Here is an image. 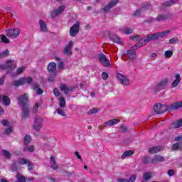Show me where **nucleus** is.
Returning a JSON list of instances; mask_svg holds the SVG:
<instances>
[{"instance_id":"4d7b16f0","label":"nucleus","mask_w":182,"mask_h":182,"mask_svg":"<svg viewBox=\"0 0 182 182\" xmlns=\"http://www.w3.org/2000/svg\"><path fill=\"white\" fill-rule=\"evenodd\" d=\"M102 77L104 80H106L109 77V75H107V73L104 72L102 73Z\"/></svg>"},{"instance_id":"9b49d317","label":"nucleus","mask_w":182,"mask_h":182,"mask_svg":"<svg viewBox=\"0 0 182 182\" xmlns=\"http://www.w3.org/2000/svg\"><path fill=\"white\" fill-rule=\"evenodd\" d=\"M28 95L25 94L23 95H21L17 98V100L20 105H23V106H28L26 103H28Z\"/></svg>"},{"instance_id":"f704fd0d","label":"nucleus","mask_w":182,"mask_h":182,"mask_svg":"<svg viewBox=\"0 0 182 182\" xmlns=\"http://www.w3.org/2000/svg\"><path fill=\"white\" fill-rule=\"evenodd\" d=\"M130 156H133V152L132 151H127L123 153L122 159H126V157H129Z\"/></svg>"},{"instance_id":"052dcab7","label":"nucleus","mask_w":182,"mask_h":182,"mask_svg":"<svg viewBox=\"0 0 182 182\" xmlns=\"http://www.w3.org/2000/svg\"><path fill=\"white\" fill-rule=\"evenodd\" d=\"M32 77H28L27 78H26V83L31 85V83H32Z\"/></svg>"},{"instance_id":"0e129e2a","label":"nucleus","mask_w":182,"mask_h":182,"mask_svg":"<svg viewBox=\"0 0 182 182\" xmlns=\"http://www.w3.org/2000/svg\"><path fill=\"white\" fill-rule=\"evenodd\" d=\"M141 14V10H136L134 12V16H139Z\"/></svg>"},{"instance_id":"b1692460","label":"nucleus","mask_w":182,"mask_h":182,"mask_svg":"<svg viewBox=\"0 0 182 182\" xmlns=\"http://www.w3.org/2000/svg\"><path fill=\"white\" fill-rule=\"evenodd\" d=\"M109 38L115 43H119V45L123 43V42L122 41V38H120L119 36H117L116 35L109 36Z\"/></svg>"},{"instance_id":"dca6fc26","label":"nucleus","mask_w":182,"mask_h":182,"mask_svg":"<svg viewBox=\"0 0 182 182\" xmlns=\"http://www.w3.org/2000/svg\"><path fill=\"white\" fill-rule=\"evenodd\" d=\"M39 26H40V31L43 33L48 32V26L46 25V23L45 21L40 20L38 22Z\"/></svg>"},{"instance_id":"ddd939ff","label":"nucleus","mask_w":182,"mask_h":182,"mask_svg":"<svg viewBox=\"0 0 182 182\" xmlns=\"http://www.w3.org/2000/svg\"><path fill=\"white\" fill-rule=\"evenodd\" d=\"M25 83H26V78L21 77L17 80H14L12 82V85L18 87V86H22V85H25Z\"/></svg>"},{"instance_id":"8fccbe9b","label":"nucleus","mask_w":182,"mask_h":182,"mask_svg":"<svg viewBox=\"0 0 182 182\" xmlns=\"http://www.w3.org/2000/svg\"><path fill=\"white\" fill-rule=\"evenodd\" d=\"M176 42H178V38L177 37H174L169 40V43L174 45Z\"/></svg>"},{"instance_id":"e433bc0d","label":"nucleus","mask_w":182,"mask_h":182,"mask_svg":"<svg viewBox=\"0 0 182 182\" xmlns=\"http://www.w3.org/2000/svg\"><path fill=\"white\" fill-rule=\"evenodd\" d=\"M31 140H32V138L31 137V136L26 135L24 137V144H29Z\"/></svg>"},{"instance_id":"cd10ccee","label":"nucleus","mask_w":182,"mask_h":182,"mask_svg":"<svg viewBox=\"0 0 182 182\" xmlns=\"http://www.w3.org/2000/svg\"><path fill=\"white\" fill-rule=\"evenodd\" d=\"M120 31L122 32V33H125V35H130V33H133V29L129 27L122 28Z\"/></svg>"},{"instance_id":"0eeeda50","label":"nucleus","mask_w":182,"mask_h":182,"mask_svg":"<svg viewBox=\"0 0 182 182\" xmlns=\"http://www.w3.org/2000/svg\"><path fill=\"white\" fill-rule=\"evenodd\" d=\"M73 45H75V43L73 41H70L64 48L63 53L65 56H70V55H72V48H73Z\"/></svg>"},{"instance_id":"69168bd1","label":"nucleus","mask_w":182,"mask_h":182,"mask_svg":"<svg viewBox=\"0 0 182 182\" xmlns=\"http://www.w3.org/2000/svg\"><path fill=\"white\" fill-rule=\"evenodd\" d=\"M4 83H5V76H2L1 78H0V85H4Z\"/></svg>"},{"instance_id":"e2e57ef3","label":"nucleus","mask_w":182,"mask_h":182,"mask_svg":"<svg viewBox=\"0 0 182 182\" xmlns=\"http://www.w3.org/2000/svg\"><path fill=\"white\" fill-rule=\"evenodd\" d=\"M65 66V63L63 62H60L58 63V69L62 70Z\"/></svg>"},{"instance_id":"4c0bfd02","label":"nucleus","mask_w":182,"mask_h":182,"mask_svg":"<svg viewBox=\"0 0 182 182\" xmlns=\"http://www.w3.org/2000/svg\"><path fill=\"white\" fill-rule=\"evenodd\" d=\"M28 160L25 158H21L18 159V164L23 165V164H28Z\"/></svg>"},{"instance_id":"7c9ffc66","label":"nucleus","mask_w":182,"mask_h":182,"mask_svg":"<svg viewBox=\"0 0 182 182\" xmlns=\"http://www.w3.org/2000/svg\"><path fill=\"white\" fill-rule=\"evenodd\" d=\"M14 63H15V60H9L6 62V65H5L6 68V70L7 69H12V68H14Z\"/></svg>"},{"instance_id":"bf43d9fd","label":"nucleus","mask_w":182,"mask_h":182,"mask_svg":"<svg viewBox=\"0 0 182 182\" xmlns=\"http://www.w3.org/2000/svg\"><path fill=\"white\" fill-rule=\"evenodd\" d=\"M120 129L121 132H122L123 133H126V132H127V127H125L124 125L121 126Z\"/></svg>"},{"instance_id":"6e6d98bb","label":"nucleus","mask_w":182,"mask_h":182,"mask_svg":"<svg viewBox=\"0 0 182 182\" xmlns=\"http://www.w3.org/2000/svg\"><path fill=\"white\" fill-rule=\"evenodd\" d=\"M53 94L55 95V96H56L57 97L60 96V92H59V90H58V88H55L53 90Z\"/></svg>"},{"instance_id":"338daca9","label":"nucleus","mask_w":182,"mask_h":182,"mask_svg":"<svg viewBox=\"0 0 182 182\" xmlns=\"http://www.w3.org/2000/svg\"><path fill=\"white\" fill-rule=\"evenodd\" d=\"M181 140H182V135L175 138V141H181Z\"/></svg>"},{"instance_id":"c03bdc74","label":"nucleus","mask_w":182,"mask_h":182,"mask_svg":"<svg viewBox=\"0 0 182 182\" xmlns=\"http://www.w3.org/2000/svg\"><path fill=\"white\" fill-rule=\"evenodd\" d=\"M164 55H165L166 58H168H168H171V56H173V51L166 50V51H165Z\"/></svg>"},{"instance_id":"473e14b6","label":"nucleus","mask_w":182,"mask_h":182,"mask_svg":"<svg viewBox=\"0 0 182 182\" xmlns=\"http://www.w3.org/2000/svg\"><path fill=\"white\" fill-rule=\"evenodd\" d=\"M59 106L60 107L65 108L66 107V100L65 97H60L59 100Z\"/></svg>"},{"instance_id":"5fc2aeb1","label":"nucleus","mask_w":182,"mask_h":182,"mask_svg":"<svg viewBox=\"0 0 182 182\" xmlns=\"http://www.w3.org/2000/svg\"><path fill=\"white\" fill-rule=\"evenodd\" d=\"M28 170L31 171V170H33V164H32V163L31 161H28Z\"/></svg>"},{"instance_id":"72a5a7b5","label":"nucleus","mask_w":182,"mask_h":182,"mask_svg":"<svg viewBox=\"0 0 182 182\" xmlns=\"http://www.w3.org/2000/svg\"><path fill=\"white\" fill-rule=\"evenodd\" d=\"M1 154L6 159H11V152L8 151L7 150H5V149L2 150Z\"/></svg>"},{"instance_id":"c85d7f7f","label":"nucleus","mask_w":182,"mask_h":182,"mask_svg":"<svg viewBox=\"0 0 182 182\" xmlns=\"http://www.w3.org/2000/svg\"><path fill=\"white\" fill-rule=\"evenodd\" d=\"M33 89L34 92L37 93V95H42V93H43V90L41 89L38 84L33 85Z\"/></svg>"},{"instance_id":"2eb2a0df","label":"nucleus","mask_w":182,"mask_h":182,"mask_svg":"<svg viewBox=\"0 0 182 182\" xmlns=\"http://www.w3.org/2000/svg\"><path fill=\"white\" fill-rule=\"evenodd\" d=\"M60 89L62 92H64L65 95L68 96L72 90H73V87H69L68 85L63 84L60 85Z\"/></svg>"},{"instance_id":"aec40b11","label":"nucleus","mask_w":182,"mask_h":182,"mask_svg":"<svg viewBox=\"0 0 182 182\" xmlns=\"http://www.w3.org/2000/svg\"><path fill=\"white\" fill-rule=\"evenodd\" d=\"M48 70L49 73H55L56 72V63L51 62L48 65Z\"/></svg>"},{"instance_id":"79ce46f5","label":"nucleus","mask_w":182,"mask_h":182,"mask_svg":"<svg viewBox=\"0 0 182 182\" xmlns=\"http://www.w3.org/2000/svg\"><path fill=\"white\" fill-rule=\"evenodd\" d=\"M8 55H9V50H5L4 51L0 53V58H5L6 56H8Z\"/></svg>"},{"instance_id":"423d86ee","label":"nucleus","mask_w":182,"mask_h":182,"mask_svg":"<svg viewBox=\"0 0 182 182\" xmlns=\"http://www.w3.org/2000/svg\"><path fill=\"white\" fill-rule=\"evenodd\" d=\"M98 59L100 63L103 65V66H105L106 68H110V66H112V64H110V61L107 60L106 55L102 53L98 55Z\"/></svg>"},{"instance_id":"7ed1b4c3","label":"nucleus","mask_w":182,"mask_h":182,"mask_svg":"<svg viewBox=\"0 0 182 182\" xmlns=\"http://www.w3.org/2000/svg\"><path fill=\"white\" fill-rule=\"evenodd\" d=\"M168 85V79L166 78L161 81H159L154 87V91L157 93L159 92H161V90H164L166 87Z\"/></svg>"},{"instance_id":"39448f33","label":"nucleus","mask_w":182,"mask_h":182,"mask_svg":"<svg viewBox=\"0 0 182 182\" xmlns=\"http://www.w3.org/2000/svg\"><path fill=\"white\" fill-rule=\"evenodd\" d=\"M117 77L121 85H124V86H129L130 85V80L127 78V77L122 73H118L117 74Z\"/></svg>"},{"instance_id":"412c9836","label":"nucleus","mask_w":182,"mask_h":182,"mask_svg":"<svg viewBox=\"0 0 182 182\" xmlns=\"http://www.w3.org/2000/svg\"><path fill=\"white\" fill-rule=\"evenodd\" d=\"M180 107H182V101L174 102L169 107L171 110H177V109H180Z\"/></svg>"},{"instance_id":"09e8293b","label":"nucleus","mask_w":182,"mask_h":182,"mask_svg":"<svg viewBox=\"0 0 182 182\" xmlns=\"http://www.w3.org/2000/svg\"><path fill=\"white\" fill-rule=\"evenodd\" d=\"M25 151H30V153H32L35 150V147L33 146H28V147H26L24 149Z\"/></svg>"},{"instance_id":"c9c22d12","label":"nucleus","mask_w":182,"mask_h":182,"mask_svg":"<svg viewBox=\"0 0 182 182\" xmlns=\"http://www.w3.org/2000/svg\"><path fill=\"white\" fill-rule=\"evenodd\" d=\"M182 142H177L175 143L172 147H171V150H178V149H180V146H181Z\"/></svg>"},{"instance_id":"c756f323","label":"nucleus","mask_w":182,"mask_h":182,"mask_svg":"<svg viewBox=\"0 0 182 182\" xmlns=\"http://www.w3.org/2000/svg\"><path fill=\"white\" fill-rule=\"evenodd\" d=\"M64 11H65V6H60V7L54 10L53 14L55 15H60V14H63Z\"/></svg>"},{"instance_id":"4be33fe9","label":"nucleus","mask_w":182,"mask_h":182,"mask_svg":"<svg viewBox=\"0 0 182 182\" xmlns=\"http://www.w3.org/2000/svg\"><path fill=\"white\" fill-rule=\"evenodd\" d=\"M136 178H137L136 175H132L129 180L124 179V178H119L117 179L118 182H135Z\"/></svg>"},{"instance_id":"6ab92c4d","label":"nucleus","mask_w":182,"mask_h":182,"mask_svg":"<svg viewBox=\"0 0 182 182\" xmlns=\"http://www.w3.org/2000/svg\"><path fill=\"white\" fill-rule=\"evenodd\" d=\"M171 31L170 30H166L164 31H162L161 33H156V38L157 39H159V38H166V36H168V35H170Z\"/></svg>"},{"instance_id":"20e7f679","label":"nucleus","mask_w":182,"mask_h":182,"mask_svg":"<svg viewBox=\"0 0 182 182\" xmlns=\"http://www.w3.org/2000/svg\"><path fill=\"white\" fill-rule=\"evenodd\" d=\"M20 35L21 30H19V28H10L6 31V36L11 39H16V38Z\"/></svg>"},{"instance_id":"f257e3e1","label":"nucleus","mask_w":182,"mask_h":182,"mask_svg":"<svg viewBox=\"0 0 182 182\" xmlns=\"http://www.w3.org/2000/svg\"><path fill=\"white\" fill-rule=\"evenodd\" d=\"M131 39L132 41L138 42L132 47L133 49H139V48L144 46V45H146V43H149V42L156 41V39L158 38L156 34L154 33L148 35L144 40L143 38H140L139 36H135L134 37H132Z\"/></svg>"},{"instance_id":"de8ad7c7","label":"nucleus","mask_w":182,"mask_h":182,"mask_svg":"<svg viewBox=\"0 0 182 182\" xmlns=\"http://www.w3.org/2000/svg\"><path fill=\"white\" fill-rule=\"evenodd\" d=\"M13 130L14 129H13L12 127H9V128L5 129L4 134L9 135V134H11V133H12Z\"/></svg>"},{"instance_id":"393cba45","label":"nucleus","mask_w":182,"mask_h":182,"mask_svg":"<svg viewBox=\"0 0 182 182\" xmlns=\"http://www.w3.org/2000/svg\"><path fill=\"white\" fill-rule=\"evenodd\" d=\"M1 100L4 106H9L11 105V99L6 95H3Z\"/></svg>"},{"instance_id":"9d476101","label":"nucleus","mask_w":182,"mask_h":182,"mask_svg":"<svg viewBox=\"0 0 182 182\" xmlns=\"http://www.w3.org/2000/svg\"><path fill=\"white\" fill-rule=\"evenodd\" d=\"M174 77L175 80L172 82L171 85V89L177 87V86H178V85H180V82H181V77L180 76V74H175Z\"/></svg>"},{"instance_id":"2f4dec72","label":"nucleus","mask_w":182,"mask_h":182,"mask_svg":"<svg viewBox=\"0 0 182 182\" xmlns=\"http://www.w3.org/2000/svg\"><path fill=\"white\" fill-rule=\"evenodd\" d=\"M50 164L53 170H58V165H56V161L53 156L50 157Z\"/></svg>"},{"instance_id":"864d4df0","label":"nucleus","mask_w":182,"mask_h":182,"mask_svg":"<svg viewBox=\"0 0 182 182\" xmlns=\"http://www.w3.org/2000/svg\"><path fill=\"white\" fill-rule=\"evenodd\" d=\"M38 109H39V104L36 103V105L33 108V113H36V112H38Z\"/></svg>"},{"instance_id":"49530a36","label":"nucleus","mask_w":182,"mask_h":182,"mask_svg":"<svg viewBox=\"0 0 182 182\" xmlns=\"http://www.w3.org/2000/svg\"><path fill=\"white\" fill-rule=\"evenodd\" d=\"M166 19H167V16L166 15H161L156 18V21H166Z\"/></svg>"},{"instance_id":"f03ea898","label":"nucleus","mask_w":182,"mask_h":182,"mask_svg":"<svg viewBox=\"0 0 182 182\" xmlns=\"http://www.w3.org/2000/svg\"><path fill=\"white\" fill-rule=\"evenodd\" d=\"M168 110V106L166 105H163L161 103H156L154 106V112L156 114H162V113H166Z\"/></svg>"},{"instance_id":"6e6552de","label":"nucleus","mask_w":182,"mask_h":182,"mask_svg":"<svg viewBox=\"0 0 182 182\" xmlns=\"http://www.w3.org/2000/svg\"><path fill=\"white\" fill-rule=\"evenodd\" d=\"M80 23L78 21L76 22L74 25L70 27V36L74 37L75 35L79 33Z\"/></svg>"},{"instance_id":"1a4fd4ad","label":"nucleus","mask_w":182,"mask_h":182,"mask_svg":"<svg viewBox=\"0 0 182 182\" xmlns=\"http://www.w3.org/2000/svg\"><path fill=\"white\" fill-rule=\"evenodd\" d=\"M43 126V120L41 118H36L34 121L33 129L36 132H39Z\"/></svg>"},{"instance_id":"a19ab883","label":"nucleus","mask_w":182,"mask_h":182,"mask_svg":"<svg viewBox=\"0 0 182 182\" xmlns=\"http://www.w3.org/2000/svg\"><path fill=\"white\" fill-rule=\"evenodd\" d=\"M1 42H3V43H9L11 42V41H9V38H6V36L2 35L1 36Z\"/></svg>"},{"instance_id":"ea45409f","label":"nucleus","mask_w":182,"mask_h":182,"mask_svg":"<svg viewBox=\"0 0 182 182\" xmlns=\"http://www.w3.org/2000/svg\"><path fill=\"white\" fill-rule=\"evenodd\" d=\"M174 1H173V0H170L168 1H165L164 2L163 5L167 8V6H171V5H174Z\"/></svg>"},{"instance_id":"f3484780","label":"nucleus","mask_w":182,"mask_h":182,"mask_svg":"<svg viewBox=\"0 0 182 182\" xmlns=\"http://www.w3.org/2000/svg\"><path fill=\"white\" fill-rule=\"evenodd\" d=\"M22 117L23 119L29 117V107L28 105H23Z\"/></svg>"},{"instance_id":"5701e85b","label":"nucleus","mask_w":182,"mask_h":182,"mask_svg":"<svg viewBox=\"0 0 182 182\" xmlns=\"http://www.w3.org/2000/svg\"><path fill=\"white\" fill-rule=\"evenodd\" d=\"M159 151H161V146H153L149 149L150 154H155V153H159Z\"/></svg>"},{"instance_id":"3c124183","label":"nucleus","mask_w":182,"mask_h":182,"mask_svg":"<svg viewBox=\"0 0 182 182\" xmlns=\"http://www.w3.org/2000/svg\"><path fill=\"white\" fill-rule=\"evenodd\" d=\"M1 124H3V126H9V124H11L8 119L1 120Z\"/></svg>"},{"instance_id":"37998d69","label":"nucleus","mask_w":182,"mask_h":182,"mask_svg":"<svg viewBox=\"0 0 182 182\" xmlns=\"http://www.w3.org/2000/svg\"><path fill=\"white\" fill-rule=\"evenodd\" d=\"M150 178H151V173L146 172L144 174V179H145V180H150Z\"/></svg>"},{"instance_id":"bb28decb","label":"nucleus","mask_w":182,"mask_h":182,"mask_svg":"<svg viewBox=\"0 0 182 182\" xmlns=\"http://www.w3.org/2000/svg\"><path fill=\"white\" fill-rule=\"evenodd\" d=\"M182 127V119L178 120L177 122H173L171 125V129H178L179 127Z\"/></svg>"},{"instance_id":"13d9d810","label":"nucleus","mask_w":182,"mask_h":182,"mask_svg":"<svg viewBox=\"0 0 182 182\" xmlns=\"http://www.w3.org/2000/svg\"><path fill=\"white\" fill-rule=\"evenodd\" d=\"M56 77V73H53V76L48 77V82H53V79Z\"/></svg>"},{"instance_id":"58836bf2","label":"nucleus","mask_w":182,"mask_h":182,"mask_svg":"<svg viewBox=\"0 0 182 182\" xmlns=\"http://www.w3.org/2000/svg\"><path fill=\"white\" fill-rule=\"evenodd\" d=\"M57 113L58 114H60V116H63V117H66V112H65V111H63V109L58 108L57 109Z\"/></svg>"},{"instance_id":"774afa93","label":"nucleus","mask_w":182,"mask_h":182,"mask_svg":"<svg viewBox=\"0 0 182 182\" xmlns=\"http://www.w3.org/2000/svg\"><path fill=\"white\" fill-rule=\"evenodd\" d=\"M0 70H6V65H1V64H0Z\"/></svg>"},{"instance_id":"a18cd8bd","label":"nucleus","mask_w":182,"mask_h":182,"mask_svg":"<svg viewBox=\"0 0 182 182\" xmlns=\"http://www.w3.org/2000/svg\"><path fill=\"white\" fill-rule=\"evenodd\" d=\"M25 72V67H20L16 70V75H21Z\"/></svg>"},{"instance_id":"f8f14e48","label":"nucleus","mask_w":182,"mask_h":182,"mask_svg":"<svg viewBox=\"0 0 182 182\" xmlns=\"http://www.w3.org/2000/svg\"><path fill=\"white\" fill-rule=\"evenodd\" d=\"M117 2H119V0H113V1L105 6V8L102 9V11H104V12H109L113 6H116V5H117Z\"/></svg>"},{"instance_id":"680f3d73","label":"nucleus","mask_w":182,"mask_h":182,"mask_svg":"<svg viewBox=\"0 0 182 182\" xmlns=\"http://www.w3.org/2000/svg\"><path fill=\"white\" fill-rule=\"evenodd\" d=\"M89 113L90 114H93L95 113H97V108H93V109H91L90 111H89Z\"/></svg>"},{"instance_id":"a878e982","label":"nucleus","mask_w":182,"mask_h":182,"mask_svg":"<svg viewBox=\"0 0 182 182\" xmlns=\"http://www.w3.org/2000/svg\"><path fill=\"white\" fill-rule=\"evenodd\" d=\"M117 123H119V120L117 119H113L109 121H107L105 123V126L107 127V126H114V124H117Z\"/></svg>"},{"instance_id":"4468645a","label":"nucleus","mask_w":182,"mask_h":182,"mask_svg":"<svg viewBox=\"0 0 182 182\" xmlns=\"http://www.w3.org/2000/svg\"><path fill=\"white\" fill-rule=\"evenodd\" d=\"M164 161H166V159L164 157L161 156V155H156L154 158L151 159V162L152 164L156 163H164Z\"/></svg>"},{"instance_id":"603ef678","label":"nucleus","mask_w":182,"mask_h":182,"mask_svg":"<svg viewBox=\"0 0 182 182\" xmlns=\"http://www.w3.org/2000/svg\"><path fill=\"white\" fill-rule=\"evenodd\" d=\"M174 174H176V172L174 171V170L169 169L168 171V176H169V177H173V176H174Z\"/></svg>"},{"instance_id":"a211bd4d","label":"nucleus","mask_w":182,"mask_h":182,"mask_svg":"<svg viewBox=\"0 0 182 182\" xmlns=\"http://www.w3.org/2000/svg\"><path fill=\"white\" fill-rule=\"evenodd\" d=\"M127 55L130 60H135L136 58H137V54L134 50H129L127 51Z\"/></svg>"}]
</instances>
